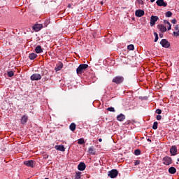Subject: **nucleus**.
Instances as JSON below:
<instances>
[{
  "instance_id": "f257e3e1",
  "label": "nucleus",
  "mask_w": 179,
  "mask_h": 179,
  "mask_svg": "<svg viewBox=\"0 0 179 179\" xmlns=\"http://www.w3.org/2000/svg\"><path fill=\"white\" fill-rule=\"evenodd\" d=\"M88 66L89 65L87 64H80L76 69L77 74L82 75Z\"/></svg>"
},
{
  "instance_id": "f03ea898",
  "label": "nucleus",
  "mask_w": 179,
  "mask_h": 179,
  "mask_svg": "<svg viewBox=\"0 0 179 179\" xmlns=\"http://www.w3.org/2000/svg\"><path fill=\"white\" fill-rule=\"evenodd\" d=\"M112 82L113 83H115L116 85H120V84L122 83V82H124V77H122V76H115L112 80Z\"/></svg>"
},
{
  "instance_id": "7ed1b4c3",
  "label": "nucleus",
  "mask_w": 179,
  "mask_h": 179,
  "mask_svg": "<svg viewBox=\"0 0 179 179\" xmlns=\"http://www.w3.org/2000/svg\"><path fill=\"white\" fill-rule=\"evenodd\" d=\"M108 176L110 178H116L117 176H118V171L117 169H112L108 171Z\"/></svg>"
},
{
  "instance_id": "20e7f679",
  "label": "nucleus",
  "mask_w": 179,
  "mask_h": 179,
  "mask_svg": "<svg viewBox=\"0 0 179 179\" xmlns=\"http://www.w3.org/2000/svg\"><path fill=\"white\" fill-rule=\"evenodd\" d=\"M157 20H159V17L157 16H155V15H152L150 17V26L153 27L154 24H156V22H157Z\"/></svg>"
},
{
  "instance_id": "39448f33",
  "label": "nucleus",
  "mask_w": 179,
  "mask_h": 179,
  "mask_svg": "<svg viewBox=\"0 0 179 179\" xmlns=\"http://www.w3.org/2000/svg\"><path fill=\"white\" fill-rule=\"evenodd\" d=\"M160 44L164 48H169L170 47V42L167 41L166 39H162L160 42Z\"/></svg>"
},
{
  "instance_id": "423d86ee",
  "label": "nucleus",
  "mask_w": 179,
  "mask_h": 179,
  "mask_svg": "<svg viewBox=\"0 0 179 179\" xmlns=\"http://www.w3.org/2000/svg\"><path fill=\"white\" fill-rule=\"evenodd\" d=\"M164 160V164H165L166 166H169V164H171V157H165L163 159Z\"/></svg>"
},
{
  "instance_id": "0eeeda50",
  "label": "nucleus",
  "mask_w": 179,
  "mask_h": 179,
  "mask_svg": "<svg viewBox=\"0 0 179 179\" xmlns=\"http://www.w3.org/2000/svg\"><path fill=\"white\" fill-rule=\"evenodd\" d=\"M41 79V75L38 73H34L31 76V80H40Z\"/></svg>"
},
{
  "instance_id": "6e6552de",
  "label": "nucleus",
  "mask_w": 179,
  "mask_h": 179,
  "mask_svg": "<svg viewBox=\"0 0 179 179\" xmlns=\"http://www.w3.org/2000/svg\"><path fill=\"white\" fill-rule=\"evenodd\" d=\"M156 3L158 6H164V8L167 6V2H164V0H157Z\"/></svg>"
},
{
  "instance_id": "1a4fd4ad",
  "label": "nucleus",
  "mask_w": 179,
  "mask_h": 179,
  "mask_svg": "<svg viewBox=\"0 0 179 179\" xmlns=\"http://www.w3.org/2000/svg\"><path fill=\"white\" fill-rule=\"evenodd\" d=\"M135 15L136 16H137V17H142V16H143V15H145V11H143V10H137L135 12Z\"/></svg>"
},
{
  "instance_id": "9d476101",
  "label": "nucleus",
  "mask_w": 179,
  "mask_h": 179,
  "mask_svg": "<svg viewBox=\"0 0 179 179\" xmlns=\"http://www.w3.org/2000/svg\"><path fill=\"white\" fill-rule=\"evenodd\" d=\"M24 164L27 166V167H34V161L33 160H29L24 162Z\"/></svg>"
},
{
  "instance_id": "9b49d317",
  "label": "nucleus",
  "mask_w": 179,
  "mask_h": 179,
  "mask_svg": "<svg viewBox=\"0 0 179 179\" xmlns=\"http://www.w3.org/2000/svg\"><path fill=\"white\" fill-rule=\"evenodd\" d=\"M42 28H43V24H36L33 27V29L35 31H40L41 29Z\"/></svg>"
},
{
  "instance_id": "f8f14e48",
  "label": "nucleus",
  "mask_w": 179,
  "mask_h": 179,
  "mask_svg": "<svg viewBox=\"0 0 179 179\" xmlns=\"http://www.w3.org/2000/svg\"><path fill=\"white\" fill-rule=\"evenodd\" d=\"M63 66H64V64H62V62H59L55 69L56 72H58V71H61L62 69Z\"/></svg>"
},
{
  "instance_id": "ddd939ff",
  "label": "nucleus",
  "mask_w": 179,
  "mask_h": 179,
  "mask_svg": "<svg viewBox=\"0 0 179 179\" xmlns=\"http://www.w3.org/2000/svg\"><path fill=\"white\" fill-rule=\"evenodd\" d=\"M158 29L162 33H165V31H167V28L163 24H159Z\"/></svg>"
},
{
  "instance_id": "4468645a",
  "label": "nucleus",
  "mask_w": 179,
  "mask_h": 179,
  "mask_svg": "<svg viewBox=\"0 0 179 179\" xmlns=\"http://www.w3.org/2000/svg\"><path fill=\"white\" fill-rule=\"evenodd\" d=\"M78 169L80 170V171H83L86 169V164H85L83 162H80L78 164Z\"/></svg>"
},
{
  "instance_id": "2eb2a0df",
  "label": "nucleus",
  "mask_w": 179,
  "mask_h": 179,
  "mask_svg": "<svg viewBox=\"0 0 179 179\" xmlns=\"http://www.w3.org/2000/svg\"><path fill=\"white\" fill-rule=\"evenodd\" d=\"M56 150H59V152H65V147L63 145H55Z\"/></svg>"
},
{
  "instance_id": "dca6fc26",
  "label": "nucleus",
  "mask_w": 179,
  "mask_h": 179,
  "mask_svg": "<svg viewBox=\"0 0 179 179\" xmlns=\"http://www.w3.org/2000/svg\"><path fill=\"white\" fill-rule=\"evenodd\" d=\"M170 152L173 156H176V153H177V147L172 146L170 149Z\"/></svg>"
},
{
  "instance_id": "f3484780",
  "label": "nucleus",
  "mask_w": 179,
  "mask_h": 179,
  "mask_svg": "<svg viewBox=\"0 0 179 179\" xmlns=\"http://www.w3.org/2000/svg\"><path fill=\"white\" fill-rule=\"evenodd\" d=\"M88 152L90 153V155H96V149H94V148L93 147H90L88 149Z\"/></svg>"
},
{
  "instance_id": "a211bd4d",
  "label": "nucleus",
  "mask_w": 179,
  "mask_h": 179,
  "mask_svg": "<svg viewBox=\"0 0 179 179\" xmlns=\"http://www.w3.org/2000/svg\"><path fill=\"white\" fill-rule=\"evenodd\" d=\"M28 117L27 115H23L21 119V124H24L27 122Z\"/></svg>"
},
{
  "instance_id": "6ab92c4d",
  "label": "nucleus",
  "mask_w": 179,
  "mask_h": 179,
  "mask_svg": "<svg viewBox=\"0 0 179 179\" xmlns=\"http://www.w3.org/2000/svg\"><path fill=\"white\" fill-rule=\"evenodd\" d=\"M117 121H124L125 120V115L120 114L117 117Z\"/></svg>"
},
{
  "instance_id": "aec40b11",
  "label": "nucleus",
  "mask_w": 179,
  "mask_h": 179,
  "mask_svg": "<svg viewBox=\"0 0 179 179\" xmlns=\"http://www.w3.org/2000/svg\"><path fill=\"white\" fill-rule=\"evenodd\" d=\"M176 172H177V169H176L174 167H170L169 169V173L170 174H176Z\"/></svg>"
},
{
  "instance_id": "412c9836",
  "label": "nucleus",
  "mask_w": 179,
  "mask_h": 179,
  "mask_svg": "<svg viewBox=\"0 0 179 179\" xmlns=\"http://www.w3.org/2000/svg\"><path fill=\"white\" fill-rule=\"evenodd\" d=\"M35 51L37 54H40L43 52V49H41V46L38 45L36 48Z\"/></svg>"
},
{
  "instance_id": "4be33fe9",
  "label": "nucleus",
  "mask_w": 179,
  "mask_h": 179,
  "mask_svg": "<svg viewBox=\"0 0 179 179\" xmlns=\"http://www.w3.org/2000/svg\"><path fill=\"white\" fill-rule=\"evenodd\" d=\"M69 128H70L71 131H72L73 132V131H75V129H76V124L75 123H71L69 126Z\"/></svg>"
},
{
  "instance_id": "5701e85b",
  "label": "nucleus",
  "mask_w": 179,
  "mask_h": 179,
  "mask_svg": "<svg viewBox=\"0 0 179 179\" xmlns=\"http://www.w3.org/2000/svg\"><path fill=\"white\" fill-rule=\"evenodd\" d=\"M29 59H35V58H37V55L36 53H31L29 55Z\"/></svg>"
},
{
  "instance_id": "b1692460",
  "label": "nucleus",
  "mask_w": 179,
  "mask_h": 179,
  "mask_svg": "<svg viewBox=\"0 0 179 179\" xmlns=\"http://www.w3.org/2000/svg\"><path fill=\"white\" fill-rule=\"evenodd\" d=\"M80 177H82V172H78L76 173L75 179H80Z\"/></svg>"
},
{
  "instance_id": "393cba45",
  "label": "nucleus",
  "mask_w": 179,
  "mask_h": 179,
  "mask_svg": "<svg viewBox=\"0 0 179 179\" xmlns=\"http://www.w3.org/2000/svg\"><path fill=\"white\" fill-rule=\"evenodd\" d=\"M134 45H129L128 46H127V49L129 50V51H134Z\"/></svg>"
},
{
  "instance_id": "a878e982",
  "label": "nucleus",
  "mask_w": 179,
  "mask_h": 179,
  "mask_svg": "<svg viewBox=\"0 0 179 179\" xmlns=\"http://www.w3.org/2000/svg\"><path fill=\"white\" fill-rule=\"evenodd\" d=\"M171 16H173V13H171V11H168L166 13V17H171Z\"/></svg>"
},
{
  "instance_id": "bb28decb",
  "label": "nucleus",
  "mask_w": 179,
  "mask_h": 179,
  "mask_svg": "<svg viewBox=\"0 0 179 179\" xmlns=\"http://www.w3.org/2000/svg\"><path fill=\"white\" fill-rule=\"evenodd\" d=\"M154 36L155 37L154 41H155V43H157V40H159V34H157V33H156V32H154Z\"/></svg>"
},
{
  "instance_id": "cd10ccee",
  "label": "nucleus",
  "mask_w": 179,
  "mask_h": 179,
  "mask_svg": "<svg viewBox=\"0 0 179 179\" xmlns=\"http://www.w3.org/2000/svg\"><path fill=\"white\" fill-rule=\"evenodd\" d=\"M78 145H83L85 143V139L83 138H80L78 141Z\"/></svg>"
},
{
  "instance_id": "c85d7f7f",
  "label": "nucleus",
  "mask_w": 179,
  "mask_h": 179,
  "mask_svg": "<svg viewBox=\"0 0 179 179\" xmlns=\"http://www.w3.org/2000/svg\"><path fill=\"white\" fill-rule=\"evenodd\" d=\"M134 155H136V156H139V155H141V150L138 149L135 150Z\"/></svg>"
},
{
  "instance_id": "c756f323",
  "label": "nucleus",
  "mask_w": 179,
  "mask_h": 179,
  "mask_svg": "<svg viewBox=\"0 0 179 179\" xmlns=\"http://www.w3.org/2000/svg\"><path fill=\"white\" fill-rule=\"evenodd\" d=\"M108 111H110L111 113H115V109L113 107H110L107 108Z\"/></svg>"
},
{
  "instance_id": "7c9ffc66",
  "label": "nucleus",
  "mask_w": 179,
  "mask_h": 179,
  "mask_svg": "<svg viewBox=\"0 0 179 179\" xmlns=\"http://www.w3.org/2000/svg\"><path fill=\"white\" fill-rule=\"evenodd\" d=\"M7 73H8V76H9V78H12L13 76V75H15L13 71H8Z\"/></svg>"
},
{
  "instance_id": "2f4dec72",
  "label": "nucleus",
  "mask_w": 179,
  "mask_h": 179,
  "mask_svg": "<svg viewBox=\"0 0 179 179\" xmlns=\"http://www.w3.org/2000/svg\"><path fill=\"white\" fill-rule=\"evenodd\" d=\"M158 123L157 122H155L152 125V129H156L157 128Z\"/></svg>"
},
{
  "instance_id": "473e14b6",
  "label": "nucleus",
  "mask_w": 179,
  "mask_h": 179,
  "mask_svg": "<svg viewBox=\"0 0 179 179\" xmlns=\"http://www.w3.org/2000/svg\"><path fill=\"white\" fill-rule=\"evenodd\" d=\"M173 36H175L176 37H178V36H179V31H178L177 32L173 31Z\"/></svg>"
},
{
  "instance_id": "72a5a7b5",
  "label": "nucleus",
  "mask_w": 179,
  "mask_h": 179,
  "mask_svg": "<svg viewBox=\"0 0 179 179\" xmlns=\"http://www.w3.org/2000/svg\"><path fill=\"white\" fill-rule=\"evenodd\" d=\"M155 113H156L157 114H162V110H161V109H157L156 111H155Z\"/></svg>"
},
{
  "instance_id": "f704fd0d",
  "label": "nucleus",
  "mask_w": 179,
  "mask_h": 179,
  "mask_svg": "<svg viewBox=\"0 0 179 179\" xmlns=\"http://www.w3.org/2000/svg\"><path fill=\"white\" fill-rule=\"evenodd\" d=\"M157 120L158 121H160V120H162V115H157Z\"/></svg>"
},
{
  "instance_id": "c9c22d12",
  "label": "nucleus",
  "mask_w": 179,
  "mask_h": 179,
  "mask_svg": "<svg viewBox=\"0 0 179 179\" xmlns=\"http://www.w3.org/2000/svg\"><path fill=\"white\" fill-rule=\"evenodd\" d=\"M171 23H173V24H176V23H177V20L176 19L172 20Z\"/></svg>"
},
{
  "instance_id": "e433bc0d",
  "label": "nucleus",
  "mask_w": 179,
  "mask_h": 179,
  "mask_svg": "<svg viewBox=\"0 0 179 179\" xmlns=\"http://www.w3.org/2000/svg\"><path fill=\"white\" fill-rule=\"evenodd\" d=\"M174 29H175V30H179L178 25L175 26Z\"/></svg>"
},
{
  "instance_id": "4c0bfd02",
  "label": "nucleus",
  "mask_w": 179,
  "mask_h": 179,
  "mask_svg": "<svg viewBox=\"0 0 179 179\" xmlns=\"http://www.w3.org/2000/svg\"><path fill=\"white\" fill-rule=\"evenodd\" d=\"M164 23H166V24H168V25L171 24L170 22H169L167 20H164Z\"/></svg>"
},
{
  "instance_id": "58836bf2",
  "label": "nucleus",
  "mask_w": 179,
  "mask_h": 179,
  "mask_svg": "<svg viewBox=\"0 0 179 179\" xmlns=\"http://www.w3.org/2000/svg\"><path fill=\"white\" fill-rule=\"evenodd\" d=\"M138 3H143V0H137Z\"/></svg>"
},
{
  "instance_id": "ea45409f",
  "label": "nucleus",
  "mask_w": 179,
  "mask_h": 179,
  "mask_svg": "<svg viewBox=\"0 0 179 179\" xmlns=\"http://www.w3.org/2000/svg\"><path fill=\"white\" fill-rule=\"evenodd\" d=\"M168 30H171V24H169V27H168Z\"/></svg>"
},
{
  "instance_id": "a19ab883",
  "label": "nucleus",
  "mask_w": 179,
  "mask_h": 179,
  "mask_svg": "<svg viewBox=\"0 0 179 179\" xmlns=\"http://www.w3.org/2000/svg\"><path fill=\"white\" fill-rule=\"evenodd\" d=\"M159 37H160L161 38H163V34H159Z\"/></svg>"
},
{
  "instance_id": "79ce46f5",
  "label": "nucleus",
  "mask_w": 179,
  "mask_h": 179,
  "mask_svg": "<svg viewBox=\"0 0 179 179\" xmlns=\"http://www.w3.org/2000/svg\"><path fill=\"white\" fill-rule=\"evenodd\" d=\"M147 141H148V142H152V140H150V138H148Z\"/></svg>"
},
{
  "instance_id": "37998d69",
  "label": "nucleus",
  "mask_w": 179,
  "mask_h": 179,
  "mask_svg": "<svg viewBox=\"0 0 179 179\" xmlns=\"http://www.w3.org/2000/svg\"><path fill=\"white\" fill-rule=\"evenodd\" d=\"M103 140L101 138H99V142H102Z\"/></svg>"
},
{
  "instance_id": "c03bdc74",
  "label": "nucleus",
  "mask_w": 179,
  "mask_h": 179,
  "mask_svg": "<svg viewBox=\"0 0 179 179\" xmlns=\"http://www.w3.org/2000/svg\"><path fill=\"white\" fill-rule=\"evenodd\" d=\"M156 0H150V2H155Z\"/></svg>"
},
{
  "instance_id": "a18cd8bd",
  "label": "nucleus",
  "mask_w": 179,
  "mask_h": 179,
  "mask_svg": "<svg viewBox=\"0 0 179 179\" xmlns=\"http://www.w3.org/2000/svg\"><path fill=\"white\" fill-rule=\"evenodd\" d=\"M68 8H71V4H69V5H68Z\"/></svg>"
},
{
  "instance_id": "49530a36",
  "label": "nucleus",
  "mask_w": 179,
  "mask_h": 179,
  "mask_svg": "<svg viewBox=\"0 0 179 179\" xmlns=\"http://www.w3.org/2000/svg\"><path fill=\"white\" fill-rule=\"evenodd\" d=\"M136 164H139V162H136Z\"/></svg>"
},
{
  "instance_id": "de8ad7c7",
  "label": "nucleus",
  "mask_w": 179,
  "mask_h": 179,
  "mask_svg": "<svg viewBox=\"0 0 179 179\" xmlns=\"http://www.w3.org/2000/svg\"><path fill=\"white\" fill-rule=\"evenodd\" d=\"M178 31H179V29H178Z\"/></svg>"
}]
</instances>
